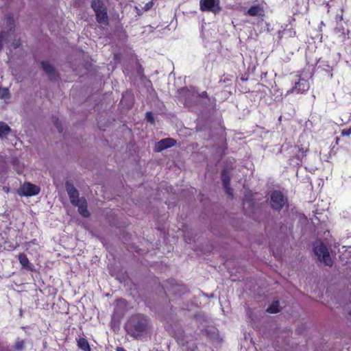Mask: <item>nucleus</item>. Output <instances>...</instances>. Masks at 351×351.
I'll return each mask as SVG.
<instances>
[{
    "instance_id": "nucleus-1",
    "label": "nucleus",
    "mask_w": 351,
    "mask_h": 351,
    "mask_svg": "<svg viewBox=\"0 0 351 351\" xmlns=\"http://www.w3.org/2000/svg\"><path fill=\"white\" fill-rule=\"evenodd\" d=\"M150 319L144 314L131 315L125 324V330L129 335L138 339L149 328Z\"/></svg>"
},
{
    "instance_id": "nucleus-2",
    "label": "nucleus",
    "mask_w": 351,
    "mask_h": 351,
    "mask_svg": "<svg viewBox=\"0 0 351 351\" xmlns=\"http://www.w3.org/2000/svg\"><path fill=\"white\" fill-rule=\"evenodd\" d=\"M313 252L317 257V259L324 263L325 265L331 267L333 264L328 249L326 245L320 240H317L313 243Z\"/></svg>"
},
{
    "instance_id": "nucleus-3",
    "label": "nucleus",
    "mask_w": 351,
    "mask_h": 351,
    "mask_svg": "<svg viewBox=\"0 0 351 351\" xmlns=\"http://www.w3.org/2000/svg\"><path fill=\"white\" fill-rule=\"evenodd\" d=\"M288 204V199L279 190H274L270 193L269 204L274 210L280 211Z\"/></svg>"
},
{
    "instance_id": "nucleus-4",
    "label": "nucleus",
    "mask_w": 351,
    "mask_h": 351,
    "mask_svg": "<svg viewBox=\"0 0 351 351\" xmlns=\"http://www.w3.org/2000/svg\"><path fill=\"white\" fill-rule=\"evenodd\" d=\"M5 20L8 31H2L0 33V50L2 49L4 43H8L9 38H11L14 35L15 29L14 19L12 15H7Z\"/></svg>"
},
{
    "instance_id": "nucleus-5",
    "label": "nucleus",
    "mask_w": 351,
    "mask_h": 351,
    "mask_svg": "<svg viewBox=\"0 0 351 351\" xmlns=\"http://www.w3.org/2000/svg\"><path fill=\"white\" fill-rule=\"evenodd\" d=\"M199 9L202 12H210L216 14L221 10L220 0H200Z\"/></svg>"
},
{
    "instance_id": "nucleus-6",
    "label": "nucleus",
    "mask_w": 351,
    "mask_h": 351,
    "mask_svg": "<svg viewBox=\"0 0 351 351\" xmlns=\"http://www.w3.org/2000/svg\"><path fill=\"white\" fill-rule=\"evenodd\" d=\"M65 187L71 204L77 205V203L81 202V197H80L77 189L69 181L66 182Z\"/></svg>"
},
{
    "instance_id": "nucleus-7",
    "label": "nucleus",
    "mask_w": 351,
    "mask_h": 351,
    "mask_svg": "<svg viewBox=\"0 0 351 351\" xmlns=\"http://www.w3.org/2000/svg\"><path fill=\"white\" fill-rule=\"evenodd\" d=\"M309 83L307 80L300 77L299 81L295 84V85L287 91V94L297 93L303 94L309 89Z\"/></svg>"
},
{
    "instance_id": "nucleus-8",
    "label": "nucleus",
    "mask_w": 351,
    "mask_h": 351,
    "mask_svg": "<svg viewBox=\"0 0 351 351\" xmlns=\"http://www.w3.org/2000/svg\"><path fill=\"white\" fill-rule=\"evenodd\" d=\"M22 195L25 197L34 196L39 194L40 188L30 182H25L21 188Z\"/></svg>"
},
{
    "instance_id": "nucleus-9",
    "label": "nucleus",
    "mask_w": 351,
    "mask_h": 351,
    "mask_svg": "<svg viewBox=\"0 0 351 351\" xmlns=\"http://www.w3.org/2000/svg\"><path fill=\"white\" fill-rule=\"evenodd\" d=\"M41 67L44 72L48 75L49 78L51 80H58L60 77L58 73L56 71L54 66H53L48 61L43 60L40 62Z\"/></svg>"
},
{
    "instance_id": "nucleus-10",
    "label": "nucleus",
    "mask_w": 351,
    "mask_h": 351,
    "mask_svg": "<svg viewBox=\"0 0 351 351\" xmlns=\"http://www.w3.org/2000/svg\"><path fill=\"white\" fill-rule=\"evenodd\" d=\"M128 302L123 298H119L115 300L114 314L118 316L124 315L127 310Z\"/></svg>"
},
{
    "instance_id": "nucleus-11",
    "label": "nucleus",
    "mask_w": 351,
    "mask_h": 351,
    "mask_svg": "<svg viewBox=\"0 0 351 351\" xmlns=\"http://www.w3.org/2000/svg\"><path fill=\"white\" fill-rule=\"evenodd\" d=\"M246 15L250 16H261L264 17L265 15L264 8L261 4H254L250 7L245 12Z\"/></svg>"
},
{
    "instance_id": "nucleus-12",
    "label": "nucleus",
    "mask_w": 351,
    "mask_h": 351,
    "mask_svg": "<svg viewBox=\"0 0 351 351\" xmlns=\"http://www.w3.org/2000/svg\"><path fill=\"white\" fill-rule=\"evenodd\" d=\"M176 141L172 138H167L160 140L157 143L156 149L158 152H161L166 149L170 148L176 145Z\"/></svg>"
},
{
    "instance_id": "nucleus-13",
    "label": "nucleus",
    "mask_w": 351,
    "mask_h": 351,
    "mask_svg": "<svg viewBox=\"0 0 351 351\" xmlns=\"http://www.w3.org/2000/svg\"><path fill=\"white\" fill-rule=\"evenodd\" d=\"M95 13L96 21L98 23L104 25H108L109 24V19L107 12V8H104Z\"/></svg>"
},
{
    "instance_id": "nucleus-14",
    "label": "nucleus",
    "mask_w": 351,
    "mask_h": 351,
    "mask_svg": "<svg viewBox=\"0 0 351 351\" xmlns=\"http://www.w3.org/2000/svg\"><path fill=\"white\" fill-rule=\"evenodd\" d=\"M73 206L78 208V212L82 217L87 218L90 216V213L87 208V202L84 197H81V202L77 203V205Z\"/></svg>"
},
{
    "instance_id": "nucleus-15",
    "label": "nucleus",
    "mask_w": 351,
    "mask_h": 351,
    "mask_svg": "<svg viewBox=\"0 0 351 351\" xmlns=\"http://www.w3.org/2000/svg\"><path fill=\"white\" fill-rule=\"evenodd\" d=\"M77 345L82 351H90V346L88 340L84 337H80L77 339Z\"/></svg>"
},
{
    "instance_id": "nucleus-16",
    "label": "nucleus",
    "mask_w": 351,
    "mask_h": 351,
    "mask_svg": "<svg viewBox=\"0 0 351 351\" xmlns=\"http://www.w3.org/2000/svg\"><path fill=\"white\" fill-rule=\"evenodd\" d=\"M18 259H19L20 264L22 265V267L23 268L29 269L31 264H30L29 259L25 254L20 253L18 255Z\"/></svg>"
},
{
    "instance_id": "nucleus-17",
    "label": "nucleus",
    "mask_w": 351,
    "mask_h": 351,
    "mask_svg": "<svg viewBox=\"0 0 351 351\" xmlns=\"http://www.w3.org/2000/svg\"><path fill=\"white\" fill-rule=\"evenodd\" d=\"M280 302L278 300L273 301L272 303L267 308V312L269 313H277L280 312Z\"/></svg>"
},
{
    "instance_id": "nucleus-18",
    "label": "nucleus",
    "mask_w": 351,
    "mask_h": 351,
    "mask_svg": "<svg viewBox=\"0 0 351 351\" xmlns=\"http://www.w3.org/2000/svg\"><path fill=\"white\" fill-rule=\"evenodd\" d=\"M91 8L93 9L95 12L106 8L101 0H93L91 2Z\"/></svg>"
},
{
    "instance_id": "nucleus-19",
    "label": "nucleus",
    "mask_w": 351,
    "mask_h": 351,
    "mask_svg": "<svg viewBox=\"0 0 351 351\" xmlns=\"http://www.w3.org/2000/svg\"><path fill=\"white\" fill-rule=\"evenodd\" d=\"M10 130V128L6 123L0 121V137L8 134Z\"/></svg>"
},
{
    "instance_id": "nucleus-20",
    "label": "nucleus",
    "mask_w": 351,
    "mask_h": 351,
    "mask_svg": "<svg viewBox=\"0 0 351 351\" xmlns=\"http://www.w3.org/2000/svg\"><path fill=\"white\" fill-rule=\"evenodd\" d=\"M221 180L223 186L230 185V177L228 172L223 169L221 171Z\"/></svg>"
},
{
    "instance_id": "nucleus-21",
    "label": "nucleus",
    "mask_w": 351,
    "mask_h": 351,
    "mask_svg": "<svg viewBox=\"0 0 351 351\" xmlns=\"http://www.w3.org/2000/svg\"><path fill=\"white\" fill-rule=\"evenodd\" d=\"M19 246L18 243H13L10 241H5L4 242V248L7 250L12 251L15 250Z\"/></svg>"
},
{
    "instance_id": "nucleus-22",
    "label": "nucleus",
    "mask_w": 351,
    "mask_h": 351,
    "mask_svg": "<svg viewBox=\"0 0 351 351\" xmlns=\"http://www.w3.org/2000/svg\"><path fill=\"white\" fill-rule=\"evenodd\" d=\"M25 343L24 340L17 339L15 342L14 348L17 351H23L25 348Z\"/></svg>"
},
{
    "instance_id": "nucleus-23",
    "label": "nucleus",
    "mask_w": 351,
    "mask_h": 351,
    "mask_svg": "<svg viewBox=\"0 0 351 351\" xmlns=\"http://www.w3.org/2000/svg\"><path fill=\"white\" fill-rule=\"evenodd\" d=\"M53 123L56 128H57L58 131L61 133L63 131V128L62 126L61 121L59 120V119L55 116L52 117Z\"/></svg>"
},
{
    "instance_id": "nucleus-24",
    "label": "nucleus",
    "mask_w": 351,
    "mask_h": 351,
    "mask_svg": "<svg viewBox=\"0 0 351 351\" xmlns=\"http://www.w3.org/2000/svg\"><path fill=\"white\" fill-rule=\"evenodd\" d=\"M226 193L230 197V198H233V189L230 186V185L228 186H223Z\"/></svg>"
},
{
    "instance_id": "nucleus-25",
    "label": "nucleus",
    "mask_w": 351,
    "mask_h": 351,
    "mask_svg": "<svg viewBox=\"0 0 351 351\" xmlns=\"http://www.w3.org/2000/svg\"><path fill=\"white\" fill-rule=\"evenodd\" d=\"M145 118L149 123L152 124L154 123V118L152 112H147L145 114Z\"/></svg>"
},
{
    "instance_id": "nucleus-26",
    "label": "nucleus",
    "mask_w": 351,
    "mask_h": 351,
    "mask_svg": "<svg viewBox=\"0 0 351 351\" xmlns=\"http://www.w3.org/2000/svg\"><path fill=\"white\" fill-rule=\"evenodd\" d=\"M307 152V149H305L304 147H298V158L299 159L300 157L303 158L306 156V153Z\"/></svg>"
},
{
    "instance_id": "nucleus-27",
    "label": "nucleus",
    "mask_w": 351,
    "mask_h": 351,
    "mask_svg": "<svg viewBox=\"0 0 351 351\" xmlns=\"http://www.w3.org/2000/svg\"><path fill=\"white\" fill-rule=\"evenodd\" d=\"M9 90L8 88L0 89V97L1 98H7L9 97Z\"/></svg>"
},
{
    "instance_id": "nucleus-28",
    "label": "nucleus",
    "mask_w": 351,
    "mask_h": 351,
    "mask_svg": "<svg viewBox=\"0 0 351 351\" xmlns=\"http://www.w3.org/2000/svg\"><path fill=\"white\" fill-rule=\"evenodd\" d=\"M341 134L343 136H350L351 134V128H349L348 130H343Z\"/></svg>"
},
{
    "instance_id": "nucleus-29",
    "label": "nucleus",
    "mask_w": 351,
    "mask_h": 351,
    "mask_svg": "<svg viewBox=\"0 0 351 351\" xmlns=\"http://www.w3.org/2000/svg\"><path fill=\"white\" fill-rule=\"evenodd\" d=\"M152 6H153V2L152 1H149V2H148L147 3L145 4V8L146 10H147L149 8H151Z\"/></svg>"
},
{
    "instance_id": "nucleus-30",
    "label": "nucleus",
    "mask_w": 351,
    "mask_h": 351,
    "mask_svg": "<svg viewBox=\"0 0 351 351\" xmlns=\"http://www.w3.org/2000/svg\"><path fill=\"white\" fill-rule=\"evenodd\" d=\"M20 45H21L20 40H16L15 43H13V46H14V49L18 48Z\"/></svg>"
},
{
    "instance_id": "nucleus-31",
    "label": "nucleus",
    "mask_w": 351,
    "mask_h": 351,
    "mask_svg": "<svg viewBox=\"0 0 351 351\" xmlns=\"http://www.w3.org/2000/svg\"><path fill=\"white\" fill-rule=\"evenodd\" d=\"M116 351H126L125 349L123 347H117Z\"/></svg>"
},
{
    "instance_id": "nucleus-32",
    "label": "nucleus",
    "mask_w": 351,
    "mask_h": 351,
    "mask_svg": "<svg viewBox=\"0 0 351 351\" xmlns=\"http://www.w3.org/2000/svg\"><path fill=\"white\" fill-rule=\"evenodd\" d=\"M202 97H207V93L206 91H204L202 93Z\"/></svg>"
},
{
    "instance_id": "nucleus-33",
    "label": "nucleus",
    "mask_w": 351,
    "mask_h": 351,
    "mask_svg": "<svg viewBox=\"0 0 351 351\" xmlns=\"http://www.w3.org/2000/svg\"><path fill=\"white\" fill-rule=\"evenodd\" d=\"M350 314L351 315V312L350 313Z\"/></svg>"
}]
</instances>
